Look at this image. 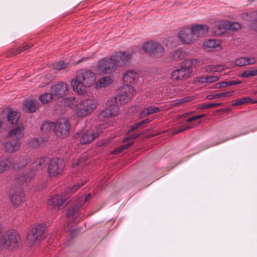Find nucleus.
Listing matches in <instances>:
<instances>
[{"label": "nucleus", "instance_id": "nucleus-1", "mask_svg": "<svg viewBox=\"0 0 257 257\" xmlns=\"http://www.w3.org/2000/svg\"><path fill=\"white\" fill-rule=\"evenodd\" d=\"M95 81V74L89 70L81 69L78 71L74 78L72 79L71 84L74 91L79 94L86 92V87L93 85Z\"/></svg>", "mask_w": 257, "mask_h": 257}, {"label": "nucleus", "instance_id": "nucleus-2", "mask_svg": "<svg viewBox=\"0 0 257 257\" xmlns=\"http://www.w3.org/2000/svg\"><path fill=\"white\" fill-rule=\"evenodd\" d=\"M20 237L13 230L4 232V228L0 224V252L4 249L13 250L19 246Z\"/></svg>", "mask_w": 257, "mask_h": 257}, {"label": "nucleus", "instance_id": "nucleus-3", "mask_svg": "<svg viewBox=\"0 0 257 257\" xmlns=\"http://www.w3.org/2000/svg\"><path fill=\"white\" fill-rule=\"evenodd\" d=\"M197 60L195 59H186L181 63L180 67L171 74V79L173 81L178 82L189 77L192 73V66L195 64Z\"/></svg>", "mask_w": 257, "mask_h": 257}, {"label": "nucleus", "instance_id": "nucleus-4", "mask_svg": "<svg viewBox=\"0 0 257 257\" xmlns=\"http://www.w3.org/2000/svg\"><path fill=\"white\" fill-rule=\"evenodd\" d=\"M49 162V159L47 157H42L35 160L32 164L31 170L29 171L24 176L20 177L19 180L21 184L23 186L27 185L35 176V172L37 169H41L45 167Z\"/></svg>", "mask_w": 257, "mask_h": 257}, {"label": "nucleus", "instance_id": "nucleus-5", "mask_svg": "<svg viewBox=\"0 0 257 257\" xmlns=\"http://www.w3.org/2000/svg\"><path fill=\"white\" fill-rule=\"evenodd\" d=\"M90 197V194H88L84 197H81L75 202L74 206L68 210L67 216L70 219H72L73 222H77L82 218L80 208L84 206Z\"/></svg>", "mask_w": 257, "mask_h": 257}, {"label": "nucleus", "instance_id": "nucleus-6", "mask_svg": "<svg viewBox=\"0 0 257 257\" xmlns=\"http://www.w3.org/2000/svg\"><path fill=\"white\" fill-rule=\"evenodd\" d=\"M96 102L94 99L86 98L81 100L75 105L74 109L78 116H84L91 113L96 107Z\"/></svg>", "mask_w": 257, "mask_h": 257}, {"label": "nucleus", "instance_id": "nucleus-7", "mask_svg": "<svg viewBox=\"0 0 257 257\" xmlns=\"http://www.w3.org/2000/svg\"><path fill=\"white\" fill-rule=\"evenodd\" d=\"M135 94L134 88L131 85L125 84L118 90L117 95L113 99H115L119 104H125L131 99V97Z\"/></svg>", "mask_w": 257, "mask_h": 257}, {"label": "nucleus", "instance_id": "nucleus-8", "mask_svg": "<svg viewBox=\"0 0 257 257\" xmlns=\"http://www.w3.org/2000/svg\"><path fill=\"white\" fill-rule=\"evenodd\" d=\"M143 49L149 55L156 58L161 57L164 53V49L162 45L154 41L145 43Z\"/></svg>", "mask_w": 257, "mask_h": 257}, {"label": "nucleus", "instance_id": "nucleus-9", "mask_svg": "<svg viewBox=\"0 0 257 257\" xmlns=\"http://www.w3.org/2000/svg\"><path fill=\"white\" fill-rule=\"evenodd\" d=\"M98 70L103 73H110L115 71L117 64L114 58H105L100 60L98 63Z\"/></svg>", "mask_w": 257, "mask_h": 257}, {"label": "nucleus", "instance_id": "nucleus-10", "mask_svg": "<svg viewBox=\"0 0 257 257\" xmlns=\"http://www.w3.org/2000/svg\"><path fill=\"white\" fill-rule=\"evenodd\" d=\"M45 231V225L40 224L34 228L30 229L27 233L28 243L31 245L37 241L40 240L43 236Z\"/></svg>", "mask_w": 257, "mask_h": 257}, {"label": "nucleus", "instance_id": "nucleus-11", "mask_svg": "<svg viewBox=\"0 0 257 257\" xmlns=\"http://www.w3.org/2000/svg\"><path fill=\"white\" fill-rule=\"evenodd\" d=\"M70 128L69 122L65 118H61L54 123V130L56 135L60 138L68 135Z\"/></svg>", "mask_w": 257, "mask_h": 257}, {"label": "nucleus", "instance_id": "nucleus-12", "mask_svg": "<svg viewBox=\"0 0 257 257\" xmlns=\"http://www.w3.org/2000/svg\"><path fill=\"white\" fill-rule=\"evenodd\" d=\"M64 168V163L62 159H54L49 164L48 173L50 176H57L62 173Z\"/></svg>", "mask_w": 257, "mask_h": 257}, {"label": "nucleus", "instance_id": "nucleus-13", "mask_svg": "<svg viewBox=\"0 0 257 257\" xmlns=\"http://www.w3.org/2000/svg\"><path fill=\"white\" fill-rule=\"evenodd\" d=\"M51 92L53 96L57 98H61L68 93V85L63 82L54 84L51 87Z\"/></svg>", "mask_w": 257, "mask_h": 257}, {"label": "nucleus", "instance_id": "nucleus-14", "mask_svg": "<svg viewBox=\"0 0 257 257\" xmlns=\"http://www.w3.org/2000/svg\"><path fill=\"white\" fill-rule=\"evenodd\" d=\"M178 38L183 44H191L196 41L195 36L193 35L191 29L189 28L180 30L178 34Z\"/></svg>", "mask_w": 257, "mask_h": 257}, {"label": "nucleus", "instance_id": "nucleus-15", "mask_svg": "<svg viewBox=\"0 0 257 257\" xmlns=\"http://www.w3.org/2000/svg\"><path fill=\"white\" fill-rule=\"evenodd\" d=\"M116 61L118 66H123L130 63L131 58V54L126 52H117L112 56Z\"/></svg>", "mask_w": 257, "mask_h": 257}, {"label": "nucleus", "instance_id": "nucleus-16", "mask_svg": "<svg viewBox=\"0 0 257 257\" xmlns=\"http://www.w3.org/2000/svg\"><path fill=\"white\" fill-rule=\"evenodd\" d=\"M11 203L15 207H18L25 201V195L22 190L13 191L10 195Z\"/></svg>", "mask_w": 257, "mask_h": 257}, {"label": "nucleus", "instance_id": "nucleus-17", "mask_svg": "<svg viewBox=\"0 0 257 257\" xmlns=\"http://www.w3.org/2000/svg\"><path fill=\"white\" fill-rule=\"evenodd\" d=\"M101 132L94 133L93 131L90 130L87 132H83L79 135L80 136V143L82 145L90 144L93 140L97 138Z\"/></svg>", "mask_w": 257, "mask_h": 257}, {"label": "nucleus", "instance_id": "nucleus-18", "mask_svg": "<svg viewBox=\"0 0 257 257\" xmlns=\"http://www.w3.org/2000/svg\"><path fill=\"white\" fill-rule=\"evenodd\" d=\"M191 29L196 41L197 38L204 37L208 32L209 27L204 25H193Z\"/></svg>", "mask_w": 257, "mask_h": 257}, {"label": "nucleus", "instance_id": "nucleus-19", "mask_svg": "<svg viewBox=\"0 0 257 257\" xmlns=\"http://www.w3.org/2000/svg\"><path fill=\"white\" fill-rule=\"evenodd\" d=\"M20 144L21 143L19 141L11 139L8 137L4 148L6 152L12 153L16 152L19 149Z\"/></svg>", "mask_w": 257, "mask_h": 257}, {"label": "nucleus", "instance_id": "nucleus-20", "mask_svg": "<svg viewBox=\"0 0 257 257\" xmlns=\"http://www.w3.org/2000/svg\"><path fill=\"white\" fill-rule=\"evenodd\" d=\"M67 199L68 197L63 194L58 195L54 197L51 196L48 201V203L53 207H59L64 204Z\"/></svg>", "mask_w": 257, "mask_h": 257}, {"label": "nucleus", "instance_id": "nucleus-21", "mask_svg": "<svg viewBox=\"0 0 257 257\" xmlns=\"http://www.w3.org/2000/svg\"><path fill=\"white\" fill-rule=\"evenodd\" d=\"M139 78V74L133 70L127 71L123 76L122 80L125 84H133L136 82Z\"/></svg>", "mask_w": 257, "mask_h": 257}, {"label": "nucleus", "instance_id": "nucleus-22", "mask_svg": "<svg viewBox=\"0 0 257 257\" xmlns=\"http://www.w3.org/2000/svg\"><path fill=\"white\" fill-rule=\"evenodd\" d=\"M227 29L226 22H218L211 29V32L215 36H220L225 33Z\"/></svg>", "mask_w": 257, "mask_h": 257}, {"label": "nucleus", "instance_id": "nucleus-23", "mask_svg": "<svg viewBox=\"0 0 257 257\" xmlns=\"http://www.w3.org/2000/svg\"><path fill=\"white\" fill-rule=\"evenodd\" d=\"M24 128L23 126H19L18 127L11 130L8 136L9 138L19 141L24 136Z\"/></svg>", "mask_w": 257, "mask_h": 257}, {"label": "nucleus", "instance_id": "nucleus-24", "mask_svg": "<svg viewBox=\"0 0 257 257\" xmlns=\"http://www.w3.org/2000/svg\"><path fill=\"white\" fill-rule=\"evenodd\" d=\"M119 103L116 102L115 99L111 98L108 101V109L110 110L112 117L116 116L119 112Z\"/></svg>", "mask_w": 257, "mask_h": 257}, {"label": "nucleus", "instance_id": "nucleus-25", "mask_svg": "<svg viewBox=\"0 0 257 257\" xmlns=\"http://www.w3.org/2000/svg\"><path fill=\"white\" fill-rule=\"evenodd\" d=\"M12 159L0 158V173L7 170L12 165Z\"/></svg>", "mask_w": 257, "mask_h": 257}, {"label": "nucleus", "instance_id": "nucleus-26", "mask_svg": "<svg viewBox=\"0 0 257 257\" xmlns=\"http://www.w3.org/2000/svg\"><path fill=\"white\" fill-rule=\"evenodd\" d=\"M33 45L32 44L24 43L20 48L19 49H12L9 52V56H11L16 55L20 54L21 52L24 51L30 48H31Z\"/></svg>", "mask_w": 257, "mask_h": 257}, {"label": "nucleus", "instance_id": "nucleus-27", "mask_svg": "<svg viewBox=\"0 0 257 257\" xmlns=\"http://www.w3.org/2000/svg\"><path fill=\"white\" fill-rule=\"evenodd\" d=\"M31 161L30 156H26L20 159L18 163L13 165V167L15 170H20L24 168Z\"/></svg>", "mask_w": 257, "mask_h": 257}, {"label": "nucleus", "instance_id": "nucleus-28", "mask_svg": "<svg viewBox=\"0 0 257 257\" xmlns=\"http://www.w3.org/2000/svg\"><path fill=\"white\" fill-rule=\"evenodd\" d=\"M38 104L39 102L37 100H29L24 104V109L29 112H35Z\"/></svg>", "mask_w": 257, "mask_h": 257}, {"label": "nucleus", "instance_id": "nucleus-29", "mask_svg": "<svg viewBox=\"0 0 257 257\" xmlns=\"http://www.w3.org/2000/svg\"><path fill=\"white\" fill-rule=\"evenodd\" d=\"M19 118V113L16 111H10L7 115L8 121L12 124H16Z\"/></svg>", "mask_w": 257, "mask_h": 257}, {"label": "nucleus", "instance_id": "nucleus-30", "mask_svg": "<svg viewBox=\"0 0 257 257\" xmlns=\"http://www.w3.org/2000/svg\"><path fill=\"white\" fill-rule=\"evenodd\" d=\"M203 45L205 49L210 50L219 47V41L218 40L208 39L203 42Z\"/></svg>", "mask_w": 257, "mask_h": 257}, {"label": "nucleus", "instance_id": "nucleus-31", "mask_svg": "<svg viewBox=\"0 0 257 257\" xmlns=\"http://www.w3.org/2000/svg\"><path fill=\"white\" fill-rule=\"evenodd\" d=\"M160 110L161 109L159 107L151 106L144 109L142 111L141 115L143 117H145L152 114L158 113L160 112Z\"/></svg>", "mask_w": 257, "mask_h": 257}, {"label": "nucleus", "instance_id": "nucleus-32", "mask_svg": "<svg viewBox=\"0 0 257 257\" xmlns=\"http://www.w3.org/2000/svg\"><path fill=\"white\" fill-rule=\"evenodd\" d=\"M112 81L109 76H105L100 78L96 83V85L98 87H105L109 86Z\"/></svg>", "mask_w": 257, "mask_h": 257}, {"label": "nucleus", "instance_id": "nucleus-33", "mask_svg": "<svg viewBox=\"0 0 257 257\" xmlns=\"http://www.w3.org/2000/svg\"><path fill=\"white\" fill-rule=\"evenodd\" d=\"M241 82L240 81H235V80H232L230 81H223V82H218L215 84V87L217 88H224L229 86H232L237 84H239Z\"/></svg>", "mask_w": 257, "mask_h": 257}, {"label": "nucleus", "instance_id": "nucleus-34", "mask_svg": "<svg viewBox=\"0 0 257 257\" xmlns=\"http://www.w3.org/2000/svg\"><path fill=\"white\" fill-rule=\"evenodd\" d=\"M45 141L42 138H33L29 142V145L31 148H37L40 147L44 143Z\"/></svg>", "mask_w": 257, "mask_h": 257}, {"label": "nucleus", "instance_id": "nucleus-35", "mask_svg": "<svg viewBox=\"0 0 257 257\" xmlns=\"http://www.w3.org/2000/svg\"><path fill=\"white\" fill-rule=\"evenodd\" d=\"M109 117H112L110 110L107 108L102 111L98 116V119L100 121H105L108 119Z\"/></svg>", "mask_w": 257, "mask_h": 257}, {"label": "nucleus", "instance_id": "nucleus-36", "mask_svg": "<svg viewBox=\"0 0 257 257\" xmlns=\"http://www.w3.org/2000/svg\"><path fill=\"white\" fill-rule=\"evenodd\" d=\"M231 92H226L216 94H209L206 96L208 99H213L221 97H226L230 96Z\"/></svg>", "mask_w": 257, "mask_h": 257}, {"label": "nucleus", "instance_id": "nucleus-37", "mask_svg": "<svg viewBox=\"0 0 257 257\" xmlns=\"http://www.w3.org/2000/svg\"><path fill=\"white\" fill-rule=\"evenodd\" d=\"M54 96L51 93H45L40 97V100L43 103H47L50 101Z\"/></svg>", "mask_w": 257, "mask_h": 257}, {"label": "nucleus", "instance_id": "nucleus-38", "mask_svg": "<svg viewBox=\"0 0 257 257\" xmlns=\"http://www.w3.org/2000/svg\"><path fill=\"white\" fill-rule=\"evenodd\" d=\"M185 56V53L181 50H178L174 52L172 54V59L178 60L183 59Z\"/></svg>", "mask_w": 257, "mask_h": 257}, {"label": "nucleus", "instance_id": "nucleus-39", "mask_svg": "<svg viewBox=\"0 0 257 257\" xmlns=\"http://www.w3.org/2000/svg\"><path fill=\"white\" fill-rule=\"evenodd\" d=\"M188 122H187L185 124H184L182 126H181L180 127L176 128L175 130L174 131V134H177L179 133H180L181 132H183L186 130H189L193 127V125L191 123H188Z\"/></svg>", "mask_w": 257, "mask_h": 257}, {"label": "nucleus", "instance_id": "nucleus-40", "mask_svg": "<svg viewBox=\"0 0 257 257\" xmlns=\"http://www.w3.org/2000/svg\"><path fill=\"white\" fill-rule=\"evenodd\" d=\"M54 127V123L53 122H44L42 126H41V130L43 132H48L51 130L52 127Z\"/></svg>", "mask_w": 257, "mask_h": 257}, {"label": "nucleus", "instance_id": "nucleus-41", "mask_svg": "<svg viewBox=\"0 0 257 257\" xmlns=\"http://www.w3.org/2000/svg\"><path fill=\"white\" fill-rule=\"evenodd\" d=\"M257 75V69L253 70H246L244 71L240 75L241 77L243 78L249 77Z\"/></svg>", "mask_w": 257, "mask_h": 257}, {"label": "nucleus", "instance_id": "nucleus-42", "mask_svg": "<svg viewBox=\"0 0 257 257\" xmlns=\"http://www.w3.org/2000/svg\"><path fill=\"white\" fill-rule=\"evenodd\" d=\"M133 144V142H130L128 144H125L123 145H122L121 146L115 149L112 152L113 154H117L121 152L124 150L126 149L128 147H129L132 144Z\"/></svg>", "mask_w": 257, "mask_h": 257}, {"label": "nucleus", "instance_id": "nucleus-43", "mask_svg": "<svg viewBox=\"0 0 257 257\" xmlns=\"http://www.w3.org/2000/svg\"><path fill=\"white\" fill-rule=\"evenodd\" d=\"M226 24L227 25V29L232 30H237L241 28L240 25L238 23L226 22Z\"/></svg>", "mask_w": 257, "mask_h": 257}, {"label": "nucleus", "instance_id": "nucleus-44", "mask_svg": "<svg viewBox=\"0 0 257 257\" xmlns=\"http://www.w3.org/2000/svg\"><path fill=\"white\" fill-rule=\"evenodd\" d=\"M86 181H82L81 182L77 183L76 184H75L72 187L70 188L69 192L71 193H75L77 190H78L80 187L83 186Z\"/></svg>", "mask_w": 257, "mask_h": 257}, {"label": "nucleus", "instance_id": "nucleus-45", "mask_svg": "<svg viewBox=\"0 0 257 257\" xmlns=\"http://www.w3.org/2000/svg\"><path fill=\"white\" fill-rule=\"evenodd\" d=\"M250 101L251 99L248 97L240 98L236 100V101L233 104V105H239L246 102H250Z\"/></svg>", "mask_w": 257, "mask_h": 257}, {"label": "nucleus", "instance_id": "nucleus-46", "mask_svg": "<svg viewBox=\"0 0 257 257\" xmlns=\"http://www.w3.org/2000/svg\"><path fill=\"white\" fill-rule=\"evenodd\" d=\"M67 65V63H65L63 61H59L55 65L54 67L57 70H60L66 68Z\"/></svg>", "mask_w": 257, "mask_h": 257}, {"label": "nucleus", "instance_id": "nucleus-47", "mask_svg": "<svg viewBox=\"0 0 257 257\" xmlns=\"http://www.w3.org/2000/svg\"><path fill=\"white\" fill-rule=\"evenodd\" d=\"M235 64L236 66H240V67L246 65V61H245V58L241 57L240 58H239V59H237L235 61Z\"/></svg>", "mask_w": 257, "mask_h": 257}, {"label": "nucleus", "instance_id": "nucleus-48", "mask_svg": "<svg viewBox=\"0 0 257 257\" xmlns=\"http://www.w3.org/2000/svg\"><path fill=\"white\" fill-rule=\"evenodd\" d=\"M209 70L211 72H219L223 69V67L220 65H211L209 66Z\"/></svg>", "mask_w": 257, "mask_h": 257}, {"label": "nucleus", "instance_id": "nucleus-49", "mask_svg": "<svg viewBox=\"0 0 257 257\" xmlns=\"http://www.w3.org/2000/svg\"><path fill=\"white\" fill-rule=\"evenodd\" d=\"M87 160V155L84 154L83 156L79 159L77 162H74L72 163L73 167H75L79 165L81 162H85Z\"/></svg>", "mask_w": 257, "mask_h": 257}, {"label": "nucleus", "instance_id": "nucleus-50", "mask_svg": "<svg viewBox=\"0 0 257 257\" xmlns=\"http://www.w3.org/2000/svg\"><path fill=\"white\" fill-rule=\"evenodd\" d=\"M219 79V77L215 76L207 75V83H212L217 81Z\"/></svg>", "mask_w": 257, "mask_h": 257}, {"label": "nucleus", "instance_id": "nucleus-51", "mask_svg": "<svg viewBox=\"0 0 257 257\" xmlns=\"http://www.w3.org/2000/svg\"><path fill=\"white\" fill-rule=\"evenodd\" d=\"M223 105V103H211L207 104H206L204 107V108H210L213 107H217L219 106H222Z\"/></svg>", "mask_w": 257, "mask_h": 257}, {"label": "nucleus", "instance_id": "nucleus-52", "mask_svg": "<svg viewBox=\"0 0 257 257\" xmlns=\"http://www.w3.org/2000/svg\"><path fill=\"white\" fill-rule=\"evenodd\" d=\"M203 116H204V114H199V115H195V116H192L191 117H189L187 120V122H191V121H192L193 120H195L199 119L200 118H202Z\"/></svg>", "mask_w": 257, "mask_h": 257}, {"label": "nucleus", "instance_id": "nucleus-53", "mask_svg": "<svg viewBox=\"0 0 257 257\" xmlns=\"http://www.w3.org/2000/svg\"><path fill=\"white\" fill-rule=\"evenodd\" d=\"M203 116H204V114H199V115H195V116H192L191 117H189L187 120V122H191V121H192L193 120H195L199 119L200 118H202Z\"/></svg>", "mask_w": 257, "mask_h": 257}, {"label": "nucleus", "instance_id": "nucleus-54", "mask_svg": "<svg viewBox=\"0 0 257 257\" xmlns=\"http://www.w3.org/2000/svg\"><path fill=\"white\" fill-rule=\"evenodd\" d=\"M197 81L199 83H207V76H203L201 77H198L196 78Z\"/></svg>", "mask_w": 257, "mask_h": 257}, {"label": "nucleus", "instance_id": "nucleus-55", "mask_svg": "<svg viewBox=\"0 0 257 257\" xmlns=\"http://www.w3.org/2000/svg\"><path fill=\"white\" fill-rule=\"evenodd\" d=\"M245 61H246V64L247 65H250L252 64L255 62V60L254 58L251 57V58H245Z\"/></svg>", "mask_w": 257, "mask_h": 257}, {"label": "nucleus", "instance_id": "nucleus-56", "mask_svg": "<svg viewBox=\"0 0 257 257\" xmlns=\"http://www.w3.org/2000/svg\"><path fill=\"white\" fill-rule=\"evenodd\" d=\"M139 136V135H131L130 136H129L128 137L125 138L124 140V143H126V142H128L129 140H134V139H136Z\"/></svg>", "mask_w": 257, "mask_h": 257}, {"label": "nucleus", "instance_id": "nucleus-57", "mask_svg": "<svg viewBox=\"0 0 257 257\" xmlns=\"http://www.w3.org/2000/svg\"><path fill=\"white\" fill-rule=\"evenodd\" d=\"M141 126V124H140L139 122L138 123H136L134 125H133L131 126V129L130 130V131H134V130L137 129L138 128H139V126Z\"/></svg>", "mask_w": 257, "mask_h": 257}, {"label": "nucleus", "instance_id": "nucleus-58", "mask_svg": "<svg viewBox=\"0 0 257 257\" xmlns=\"http://www.w3.org/2000/svg\"><path fill=\"white\" fill-rule=\"evenodd\" d=\"M150 121V119L149 118H147V119H145L144 120H143L142 121H140L139 123H140V124H141V125H142L144 124L147 123Z\"/></svg>", "mask_w": 257, "mask_h": 257}, {"label": "nucleus", "instance_id": "nucleus-59", "mask_svg": "<svg viewBox=\"0 0 257 257\" xmlns=\"http://www.w3.org/2000/svg\"><path fill=\"white\" fill-rule=\"evenodd\" d=\"M188 100H189V99L188 98H186V97L183 98L179 100V102H178V103H179V104L187 102Z\"/></svg>", "mask_w": 257, "mask_h": 257}, {"label": "nucleus", "instance_id": "nucleus-60", "mask_svg": "<svg viewBox=\"0 0 257 257\" xmlns=\"http://www.w3.org/2000/svg\"><path fill=\"white\" fill-rule=\"evenodd\" d=\"M108 125L106 123H102L99 125V129H104L107 127Z\"/></svg>", "mask_w": 257, "mask_h": 257}, {"label": "nucleus", "instance_id": "nucleus-61", "mask_svg": "<svg viewBox=\"0 0 257 257\" xmlns=\"http://www.w3.org/2000/svg\"><path fill=\"white\" fill-rule=\"evenodd\" d=\"M73 101H74L75 100V99L74 98H72V99Z\"/></svg>", "mask_w": 257, "mask_h": 257}]
</instances>
